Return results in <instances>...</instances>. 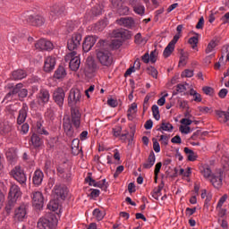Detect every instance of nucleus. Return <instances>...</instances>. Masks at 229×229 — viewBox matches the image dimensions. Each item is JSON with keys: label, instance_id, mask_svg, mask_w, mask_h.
<instances>
[{"label": "nucleus", "instance_id": "nucleus-1", "mask_svg": "<svg viewBox=\"0 0 229 229\" xmlns=\"http://www.w3.org/2000/svg\"><path fill=\"white\" fill-rule=\"evenodd\" d=\"M96 55L101 65L105 67H110L114 63V57L112 53L106 48L105 40L100 39L96 45Z\"/></svg>", "mask_w": 229, "mask_h": 229}, {"label": "nucleus", "instance_id": "nucleus-2", "mask_svg": "<svg viewBox=\"0 0 229 229\" xmlns=\"http://www.w3.org/2000/svg\"><path fill=\"white\" fill-rule=\"evenodd\" d=\"M58 225V219L54 213H47L38 221V229H55Z\"/></svg>", "mask_w": 229, "mask_h": 229}, {"label": "nucleus", "instance_id": "nucleus-3", "mask_svg": "<svg viewBox=\"0 0 229 229\" xmlns=\"http://www.w3.org/2000/svg\"><path fill=\"white\" fill-rule=\"evenodd\" d=\"M81 100V91L78 89H72L68 96V106L70 108H78Z\"/></svg>", "mask_w": 229, "mask_h": 229}, {"label": "nucleus", "instance_id": "nucleus-4", "mask_svg": "<svg viewBox=\"0 0 229 229\" xmlns=\"http://www.w3.org/2000/svg\"><path fill=\"white\" fill-rule=\"evenodd\" d=\"M53 194L55 199H57V201H65V198L69 194V189L64 184H56L54 187Z\"/></svg>", "mask_w": 229, "mask_h": 229}, {"label": "nucleus", "instance_id": "nucleus-5", "mask_svg": "<svg viewBox=\"0 0 229 229\" xmlns=\"http://www.w3.org/2000/svg\"><path fill=\"white\" fill-rule=\"evenodd\" d=\"M71 115L68 117L71 123L74 126L75 130H80L81 126V113L80 112V107H70Z\"/></svg>", "mask_w": 229, "mask_h": 229}, {"label": "nucleus", "instance_id": "nucleus-6", "mask_svg": "<svg viewBox=\"0 0 229 229\" xmlns=\"http://www.w3.org/2000/svg\"><path fill=\"white\" fill-rule=\"evenodd\" d=\"M11 176L20 183V185H26L27 177L26 174H24V170L21 168V166H15L10 173Z\"/></svg>", "mask_w": 229, "mask_h": 229}, {"label": "nucleus", "instance_id": "nucleus-7", "mask_svg": "<svg viewBox=\"0 0 229 229\" xmlns=\"http://www.w3.org/2000/svg\"><path fill=\"white\" fill-rule=\"evenodd\" d=\"M81 34L76 32L72 35V38L68 39L67 47L69 51H76L81 46Z\"/></svg>", "mask_w": 229, "mask_h": 229}, {"label": "nucleus", "instance_id": "nucleus-8", "mask_svg": "<svg viewBox=\"0 0 229 229\" xmlns=\"http://www.w3.org/2000/svg\"><path fill=\"white\" fill-rule=\"evenodd\" d=\"M53 99L55 103L59 106V108H63L64 101H65V91L64 89H55L53 93Z\"/></svg>", "mask_w": 229, "mask_h": 229}, {"label": "nucleus", "instance_id": "nucleus-9", "mask_svg": "<svg viewBox=\"0 0 229 229\" xmlns=\"http://www.w3.org/2000/svg\"><path fill=\"white\" fill-rule=\"evenodd\" d=\"M96 42H98V36H87L82 43V50L84 53H89V51L94 47Z\"/></svg>", "mask_w": 229, "mask_h": 229}, {"label": "nucleus", "instance_id": "nucleus-10", "mask_svg": "<svg viewBox=\"0 0 229 229\" xmlns=\"http://www.w3.org/2000/svg\"><path fill=\"white\" fill-rule=\"evenodd\" d=\"M64 131L69 139H73L76 137L77 133L74 131V128L72 127V123H71V119L67 118L63 122Z\"/></svg>", "mask_w": 229, "mask_h": 229}, {"label": "nucleus", "instance_id": "nucleus-11", "mask_svg": "<svg viewBox=\"0 0 229 229\" xmlns=\"http://www.w3.org/2000/svg\"><path fill=\"white\" fill-rule=\"evenodd\" d=\"M27 22L28 24H30V26H36L40 27L44 26V23L46 22V19L42 15H29L27 17Z\"/></svg>", "mask_w": 229, "mask_h": 229}, {"label": "nucleus", "instance_id": "nucleus-12", "mask_svg": "<svg viewBox=\"0 0 229 229\" xmlns=\"http://www.w3.org/2000/svg\"><path fill=\"white\" fill-rule=\"evenodd\" d=\"M32 205L37 210L44 207V195L40 191H36L32 195Z\"/></svg>", "mask_w": 229, "mask_h": 229}, {"label": "nucleus", "instance_id": "nucleus-13", "mask_svg": "<svg viewBox=\"0 0 229 229\" xmlns=\"http://www.w3.org/2000/svg\"><path fill=\"white\" fill-rule=\"evenodd\" d=\"M113 37L121 38V40H130L131 38V31L125 29L114 30H113Z\"/></svg>", "mask_w": 229, "mask_h": 229}, {"label": "nucleus", "instance_id": "nucleus-14", "mask_svg": "<svg viewBox=\"0 0 229 229\" xmlns=\"http://www.w3.org/2000/svg\"><path fill=\"white\" fill-rule=\"evenodd\" d=\"M35 47L39 51H51L53 49V43L49 40L41 38L35 43Z\"/></svg>", "mask_w": 229, "mask_h": 229}, {"label": "nucleus", "instance_id": "nucleus-15", "mask_svg": "<svg viewBox=\"0 0 229 229\" xmlns=\"http://www.w3.org/2000/svg\"><path fill=\"white\" fill-rule=\"evenodd\" d=\"M50 98H51V95L49 94V90L46 89H40L39 93L38 94V105L44 106V105H47V103H49Z\"/></svg>", "mask_w": 229, "mask_h": 229}, {"label": "nucleus", "instance_id": "nucleus-16", "mask_svg": "<svg viewBox=\"0 0 229 229\" xmlns=\"http://www.w3.org/2000/svg\"><path fill=\"white\" fill-rule=\"evenodd\" d=\"M30 108L28 107V104L23 103L21 109L19 111V114L17 117V124H24L26 123V118L28 117V111Z\"/></svg>", "mask_w": 229, "mask_h": 229}, {"label": "nucleus", "instance_id": "nucleus-17", "mask_svg": "<svg viewBox=\"0 0 229 229\" xmlns=\"http://www.w3.org/2000/svg\"><path fill=\"white\" fill-rule=\"evenodd\" d=\"M71 60L69 64V67L72 71H78L80 69V65L81 64V61L80 60L79 56H76V51H72L71 54Z\"/></svg>", "mask_w": 229, "mask_h": 229}, {"label": "nucleus", "instance_id": "nucleus-18", "mask_svg": "<svg viewBox=\"0 0 229 229\" xmlns=\"http://www.w3.org/2000/svg\"><path fill=\"white\" fill-rule=\"evenodd\" d=\"M116 24L131 30L135 26V20L131 17L120 18L119 20H116Z\"/></svg>", "mask_w": 229, "mask_h": 229}, {"label": "nucleus", "instance_id": "nucleus-19", "mask_svg": "<svg viewBox=\"0 0 229 229\" xmlns=\"http://www.w3.org/2000/svg\"><path fill=\"white\" fill-rule=\"evenodd\" d=\"M15 89L18 94L19 101H24V98H28V89H24V84L21 82L17 83L14 88V90Z\"/></svg>", "mask_w": 229, "mask_h": 229}, {"label": "nucleus", "instance_id": "nucleus-20", "mask_svg": "<svg viewBox=\"0 0 229 229\" xmlns=\"http://www.w3.org/2000/svg\"><path fill=\"white\" fill-rule=\"evenodd\" d=\"M56 65V59L53 56H47L45 60L44 71L45 72H51Z\"/></svg>", "mask_w": 229, "mask_h": 229}, {"label": "nucleus", "instance_id": "nucleus-21", "mask_svg": "<svg viewBox=\"0 0 229 229\" xmlns=\"http://www.w3.org/2000/svg\"><path fill=\"white\" fill-rule=\"evenodd\" d=\"M21 196H22L21 188H19L16 184H13L9 191L10 199H14V201H17Z\"/></svg>", "mask_w": 229, "mask_h": 229}, {"label": "nucleus", "instance_id": "nucleus-22", "mask_svg": "<svg viewBox=\"0 0 229 229\" xmlns=\"http://www.w3.org/2000/svg\"><path fill=\"white\" fill-rule=\"evenodd\" d=\"M30 142L34 149H38L44 145V140H41L40 136L37 133H33L30 137Z\"/></svg>", "mask_w": 229, "mask_h": 229}, {"label": "nucleus", "instance_id": "nucleus-23", "mask_svg": "<svg viewBox=\"0 0 229 229\" xmlns=\"http://www.w3.org/2000/svg\"><path fill=\"white\" fill-rule=\"evenodd\" d=\"M26 206L21 205L14 211V217L18 219V221H22L24 217H26Z\"/></svg>", "mask_w": 229, "mask_h": 229}, {"label": "nucleus", "instance_id": "nucleus-24", "mask_svg": "<svg viewBox=\"0 0 229 229\" xmlns=\"http://www.w3.org/2000/svg\"><path fill=\"white\" fill-rule=\"evenodd\" d=\"M50 12L56 17H60L65 12V6L62 4H55L51 7Z\"/></svg>", "mask_w": 229, "mask_h": 229}, {"label": "nucleus", "instance_id": "nucleus-25", "mask_svg": "<svg viewBox=\"0 0 229 229\" xmlns=\"http://www.w3.org/2000/svg\"><path fill=\"white\" fill-rule=\"evenodd\" d=\"M210 182L215 189H221L223 185V175L221 173L218 175H212Z\"/></svg>", "mask_w": 229, "mask_h": 229}, {"label": "nucleus", "instance_id": "nucleus-26", "mask_svg": "<svg viewBox=\"0 0 229 229\" xmlns=\"http://www.w3.org/2000/svg\"><path fill=\"white\" fill-rule=\"evenodd\" d=\"M5 157L9 164H15V162H17V152L14 148H9L5 153Z\"/></svg>", "mask_w": 229, "mask_h": 229}, {"label": "nucleus", "instance_id": "nucleus-27", "mask_svg": "<svg viewBox=\"0 0 229 229\" xmlns=\"http://www.w3.org/2000/svg\"><path fill=\"white\" fill-rule=\"evenodd\" d=\"M67 76V72L63 65H59L54 73L55 80H64Z\"/></svg>", "mask_w": 229, "mask_h": 229}, {"label": "nucleus", "instance_id": "nucleus-28", "mask_svg": "<svg viewBox=\"0 0 229 229\" xmlns=\"http://www.w3.org/2000/svg\"><path fill=\"white\" fill-rule=\"evenodd\" d=\"M157 157H155V152L153 150L150 151L147 163L143 164V169H151L152 165H155V161Z\"/></svg>", "mask_w": 229, "mask_h": 229}, {"label": "nucleus", "instance_id": "nucleus-29", "mask_svg": "<svg viewBox=\"0 0 229 229\" xmlns=\"http://www.w3.org/2000/svg\"><path fill=\"white\" fill-rule=\"evenodd\" d=\"M42 180H44V173L40 170H36L32 178L34 185H41Z\"/></svg>", "mask_w": 229, "mask_h": 229}, {"label": "nucleus", "instance_id": "nucleus-30", "mask_svg": "<svg viewBox=\"0 0 229 229\" xmlns=\"http://www.w3.org/2000/svg\"><path fill=\"white\" fill-rule=\"evenodd\" d=\"M26 76H28V73H26L24 70L18 69L12 72V80H14V81L24 80Z\"/></svg>", "mask_w": 229, "mask_h": 229}, {"label": "nucleus", "instance_id": "nucleus-31", "mask_svg": "<svg viewBox=\"0 0 229 229\" xmlns=\"http://www.w3.org/2000/svg\"><path fill=\"white\" fill-rule=\"evenodd\" d=\"M184 153L188 155L187 158L189 162H196V160H198V155H196V152H194V150L185 147Z\"/></svg>", "mask_w": 229, "mask_h": 229}, {"label": "nucleus", "instance_id": "nucleus-32", "mask_svg": "<svg viewBox=\"0 0 229 229\" xmlns=\"http://www.w3.org/2000/svg\"><path fill=\"white\" fill-rule=\"evenodd\" d=\"M12 131V125H10V123L4 122L0 123V133L1 135H8Z\"/></svg>", "mask_w": 229, "mask_h": 229}, {"label": "nucleus", "instance_id": "nucleus-33", "mask_svg": "<svg viewBox=\"0 0 229 229\" xmlns=\"http://www.w3.org/2000/svg\"><path fill=\"white\" fill-rule=\"evenodd\" d=\"M217 46H219V39L218 38L212 39L208 44V47L205 50L206 55H208V53H212V51H214V49H216V47H217Z\"/></svg>", "mask_w": 229, "mask_h": 229}, {"label": "nucleus", "instance_id": "nucleus-34", "mask_svg": "<svg viewBox=\"0 0 229 229\" xmlns=\"http://www.w3.org/2000/svg\"><path fill=\"white\" fill-rule=\"evenodd\" d=\"M157 130V131H173V130H174V127L173 126V124H171V123H165V121H163L160 127Z\"/></svg>", "mask_w": 229, "mask_h": 229}, {"label": "nucleus", "instance_id": "nucleus-35", "mask_svg": "<svg viewBox=\"0 0 229 229\" xmlns=\"http://www.w3.org/2000/svg\"><path fill=\"white\" fill-rule=\"evenodd\" d=\"M60 200L55 199L49 201L47 204L48 210H51L52 212H56L58 210V208L60 207Z\"/></svg>", "mask_w": 229, "mask_h": 229}, {"label": "nucleus", "instance_id": "nucleus-36", "mask_svg": "<svg viewBox=\"0 0 229 229\" xmlns=\"http://www.w3.org/2000/svg\"><path fill=\"white\" fill-rule=\"evenodd\" d=\"M86 64L91 71H97L98 70V64H96V60H94V57L89 56L86 60Z\"/></svg>", "mask_w": 229, "mask_h": 229}, {"label": "nucleus", "instance_id": "nucleus-37", "mask_svg": "<svg viewBox=\"0 0 229 229\" xmlns=\"http://www.w3.org/2000/svg\"><path fill=\"white\" fill-rule=\"evenodd\" d=\"M180 61H179V65H187V60H189V53L188 52H184L183 49H181L180 52Z\"/></svg>", "mask_w": 229, "mask_h": 229}, {"label": "nucleus", "instance_id": "nucleus-38", "mask_svg": "<svg viewBox=\"0 0 229 229\" xmlns=\"http://www.w3.org/2000/svg\"><path fill=\"white\" fill-rule=\"evenodd\" d=\"M117 13L119 15H129L130 14V7L124 5V4H122L117 9Z\"/></svg>", "mask_w": 229, "mask_h": 229}, {"label": "nucleus", "instance_id": "nucleus-39", "mask_svg": "<svg viewBox=\"0 0 229 229\" xmlns=\"http://www.w3.org/2000/svg\"><path fill=\"white\" fill-rule=\"evenodd\" d=\"M132 9H133V12L137 13V15L142 16L144 15V13H146V7H144V5H142L141 3L132 7Z\"/></svg>", "mask_w": 229, "mask_h": 229}, {"label": "nucleus", "instance_id": "nucleus-40", "mask_svg": "<svg viewBox=\"0 0 229 229\" xmlns=\"http://www.w3.org/2000/svg\"><path fill=\"white\" fill-rule=\"evenodd\" d=\"M174 51V46L171 45V43H168V45L166 46V47L163 52L164 58H169V55H173Z\"/></svg>", "mask_w": 229, "mask_h": 229}, {"label": "nucleus", "instance_id": "nucleus-41", "mask_svg": "<svg viewBox=\"0 0 229 229\" xmlns=\"http://www.w3.org/2000/svg\"><path fill=\"white\" fill-rule=\"evenodd\" d=\"M160 169H162V162H158L157 163L156 166H155V170H154V182L155 183H157L158 182V174H160Z\"/></svg>", "mask_w": 229, "mask_h": 229}, {"label": "nucleus", "instance_id": "nucleus-42", "mask_svg": "<svg viewBox=\"0 0 229 229\" xmlns=\"http://www.w3.org/2000/svg\"><path fill=\"white\" fill-rule=\"evenodd\" d=\"M13 96H17V89L9 91V92L4 96V100H3V103H4V101H13Z\"/></svg>", "mask_w": 229, "mask_h": 229}, {"label": "nucleus", "instance_id": "nucleus-43", "mask_svg": "<svg viewBox=\"0 0 229 229\" xmlns=\"http://www.w3.org/2000/svg\"><path fill=\"white\" fill-rule=\"evenodd\" d=\"M148 74L149 76H152V78H155L156 80L158 78V71L154 66H148L147 68Z\"/></svg>", "mask_w": 229, "mask_h": 229}, {"label": "nucleus", "instance_id": "nucleus-44", "mask_svg": "<svg viewBox=\"0 0 229 229\" xmlns=\"http://www.w3.org/2000/svg\"><path fill=\"white\" fill-rule=\"evenodd\" d=\"M152 114L156 121H160V109H158V106L157 105L152 106Z\"/></svg>", "mask_w": 229, "mask_h": 229}, {"label": "nucleus", "instance_id": "nucleus-45", "mask_svg": "<svg viewBox=\"0 0 229 229\" xmlns=\"http://www.w3.org/2000/svg\"><path fill=\"white\" fill-rule=\"evenodd\" d=\"M17 200L10 199L8 203L5 206V212H7V214H10V212H12V209L13 208V207H15V203Z\"/></svg>", "mask_w": 229, "mask_h": 229}, {"label": "nucleus", "instance_id": "nucleus-46", "mask_svg": "<svg viewBox=\"0 0 229 229\" xmlns=\"http://www.w3.org/2000/svg\"><path fill=\"white\" fill-rule=\"evenodd\" d=\"M202 91L204 92V94H206V96H211V98H213V96L215 94L214 88H212L210 86L203 87Z\"/></svg>", "mask_w": 229, "mask_h": 229}, {"label": "nucleus", "instance_id": "nucleus-47", "mask_svg": "<svg viewBox=\"0 0 229 229\" xmlns=\"http://www.w3.org/2000/svg\"><path fill=\"white\" fill-rule=\"evenodd\" d=\"M187 90V88L183 84H177L175 91L173 92V96H177V94H180L182 92H185Z\"/></svg>", "mask_w": 229, "mask_h": 229}, {"label": "nucleus", "instance_id": "nucleus-48", "mask_svg": "<svg viewBox=\"0 0 229 229\" xmlns=\"http://www.w3.org/2000/svg\"><path fill=\"white\" fill-rule=\"evenodd\" d=\"M93 216L96 217L97 220L102 221V219L105 217V215L99 208H96L93 210Z\"/></svg>", "mask_w": 229, "mask_h": 229}, {"label": "nucleus", "instance_id": "nucleus-49", "mask_svg": "<svg viewBox=\"0 0 229 229\" xmlns=\"http://www.w3.org/2000/svg\"><path fill=\"white\" fill-rule=\"evenodd\" d=\"M198 37L194 36L189 38L188 40V44H190L192 47V49H196V47H198Z\"/></svg>", "mask_w": 229, "mask_h": 229}, {"label": "nucleus", "instance_id": "nucleus-50", "mask_svg": "<svg viewBox=\"0 0 229 229\" xmlns=\"http://www.w3.org/2000/svg\"><path fill=\"white\" fill-rule=\"evenodd\" d=\"M181 76L182 78H192L194 76V71L186 69L182 72Z\"/></svg>", "mask_w": 229, "mask_h": 229}, {"label": "nucleus", "instance_id": "nucleus-51", "mask_svg": "<svg viewBox=\"0 0 229 229\" xmlns=\"http://www.w3.org/2000/svg\"><path fill=\"white\" fill-rule=\"evenodd\" d=\"M149 56V61L151 62V64H156L157 63V56H158V52H157V49H155L154 51L150 52Z\"/></svg>", "mask_w": 229, "mask_h": 229}, {"label": "nucleus", "instance_id": "nucleus-52", "mask_svg": "<svg viewBox=\"0 0 229 229\" xmlns=\"http://www.w3.org/2000/svg\"><path fill=\"white\" fill-rule=\"evenodd\" d=\"M91 12L95 16L101 15L103 13V8L100 5L95 6L92 8Z\"/></svg>", "mask_w": 229, "mask_h": 229}, {"label": "nucleus", "instance_id": "nucleus-53", "mask_svg": "<svg viewBox=\"0 0 229 229\" xmlns=\"http://www.w3.org/2000/svg\"><path fill=\"white\" fill-rule=\"evenodd\" d=\"M111 4L114 10H117L122 4H124V0H111Z\"/></svg>", "mask_w": 229, "mask_h": 229}, {"label": "nucleus", "instance_id": "nucleus-54", "mask_svg": "<svg viewBox=\"0 0 229 229\" xmlns=\"http://www.w3.org/2000/svg\"><path fill=\"white\" fill-rule=\"evenodd\" d=\"M153 141V149L156 153H160V143H158V140L156 138L152 139Z\"/></svg>", "mask_w": 229, "mask_h": 229}, {"label": "nucleus", "instance_id": "nucleus-55", "mask_svg": "<svg viewBox=\"0 0 229 229\" xmlns=\"http://www.w3.org/2000/svg\"><path fill=\"white\" fill-rule=\"evenodd\" d=\"M207 135V132H202L201 130L196 131L191 137V140H196L199 136Z\"/></svg>", "mask_w": 229, "mask_h": 229}, {"label": "nucleus", "instance_id": "nucleus-56", "mask_svg": "<svg viewBox=\"0 0 229 229\" xmlns=\"http://www.w3.org/2000/svg\"><path fill=\"white\" fill-rule=\"evenodd\" d=\"M112 46L114 49H119L123 46V39H113Z\"/></svg>", "mask_w": 229, "mask_h": 229}, {"label": "nucleus", "instance_id": "nucleus-57", "mask_svg": "<svg viewBox=\"0 0 229 229\" xmlns=\"http://www.w3.org/2000/svg\"><path fill=\"white\" fill-rule=\"evenodd\" d=\"M114 137H121V131H123V127L117 126L112 129Z\"/></svg>", "mask_w": 229, "mask_h": 229}, {"label": "nucleus", "instance_id": "nucleus-58", "mask_svg": "<svg viewBox=\"0 0 229 229\" xmlns=\"http://www.w3.org/2000/svg\"><path fill=\"white\" fill-rule=\"evenodd\" d=\"M106 28V23L103 21H98L97 24H96V30L97 31H103V30Z\"/></svg>", "mask_w": 229, "mask_h": 229}, {"label": "nucleus", "instance_id": "nucleus-59", "mask_svg": "<svg viewBox=\"0 0 229 229\" xmlns=\"http://www.w3.org/2000/svg\"><path fill=\"white\" fill-rule=\"evenodd\" d=\"M201 174H203L204 178H210L212 170H210L208 167L203 168V170H201Z\"/></svg>", "mask_w": 229, "mask_h": 229}, {"label": "nucleus", "instance_id": "nucleus-60", "mask_svg": "<svg viewBox=\"0 0 229 229\" xmlns=\"http://www.w3.org/2000/svg\"><path fill=\"white\" fill-rule=\"evenodd\" d=\"M28 131H30V124H28L27 123H23L21 126V133H22L23 135H26V133H28Z\"/></svg>", "mask_w": 229, "mask_h": 229}, {"label": "nucleus", "instance_id": "nucleus-61", "mask_svg": "<svg viewBox=\"0 0 229 229\" xmlns=\"http://www.w3.org/2000/svg\"><path fill=\"white\" fill-rule=\"evenodd\" d=\"M179 130L181 133H185L186 135L188 133H191V131H192V130L189 126H183V125H181Z\"/></svg>", "mask_w": 229, "mask_h": 229}, {"label": "nucleus", "instance_id": "nucleus-62", "mask_svg": "<svg viewBox=\"0 0 229 229\" xmlns=\"http://www.w3.org/2000/svg\"><path fill=\"white\" fill-rule=\"evenodd\" d=\"M123 171H124V165L117 166L115 173L114 174V178L119 177V174H121Z\"/></svg>", "mask_w": 229, "mask_h": 229}, {"label": "nucleus", "instance_id": "nucleus-63", "mask_svg": "<svg viewBox=\"0 0 229 229\" xmlns=\"http://www.w3.org/2000/svg\"><path fill=\"white\" fill-rule=\"evenodd\" d=\"M171 142L173 144H182V138L180 137V135H176L172 138Z\"/></svg>", "mask_w": 229, "mask_h": 229}, {"label": "nucleus", "instance_id": "nucleus-64", "mask_svg": "<svg viewBox=\"0 0 229 229\" xmlns=\"http://www.w3.org/2000/svg\"><path fill=\"white\" fill-rule=\"evenodd\" d=\"M221 21L223 24H228L229 22V13H226L222 18Z\"/></svg>", "mask_w": 229, "mask_h": 229}]
</instances>
